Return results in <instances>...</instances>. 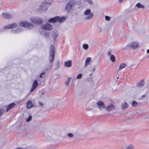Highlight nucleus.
I'll return each mask as SVG.
<instances>
[{
	"mask_svg": "<svg viewBox=\"0 0 149 149\" xmlns=\"http://www.w3.org/2000/svg\"><path fill=\"white\" fill-rule=\"evenodd\" d=\"M52 1L51 0L49 2L48 1H44L40 6V10L43 11H46L47 9V4H50L52 3Z\"/></svg>",
	"mask_w": 149,
	"mask_h": 149,
	"instance_id": "0eeeda50",
	"label": "nucleus"
},
{
	"mask_svg": "<svg viewBox=\"0 0 149 149\" xmlns=\"http://www.w3.org/2000/svg\"><path fill=\"white\" fill-rule=\"evenodd\" d=\"M84 19L85 20H88L92 19L93 16V13H91L90 9L86 10L84 13Z\"/></svg>",
	"mask_w": 149,
	"mask_h": 149,
	"instance_id": "f257e3e1",
	"label": "nucleus"
},
{
	"mask_svg": "<svg viewBox=\"0 0 149 149\" xmlns=\"http://www.w3.org/2000/svg\"><path fill=\"white\" fill-rule=\"evenodd\" d=\"M46 149H52V148H47Z\"/></svg>",
	"mask_w": 149,
	"mask_h": 149,
	"instance_id": "37998d69",
	"label": "nucleus"
},
{
	"mask_svg": "<svg viewBox=\"0 0 149 149\" xmlns=\"http://www.w3.org/2000/svg\"><path fill=\"white\" fill-rule=\"evenodd\" d=\"M67 135L70 137H72L73 136V135L72 133L68 134Z\"/></svg>",
	"mask_w": 149,
	"mask_h": 149,
	"instance_id": "72a5a7b5",
	"label": "nucleus"
},
{
	"mask_svg": "<svg viewBox=\"0 0 149 149\" xmlns=\"http://www.w3.org/2000/svg\"><path fill=\"white\" fill-rule=\"evenodd\" d=\"M91 59V58L90 57H88L87 58L85 61L84 64V66L85 67H86L88 65L90 64Z\"/></svg>",
	"mask_w": 149,
	"mask_h": 149,
	"instance_id": "a211bd4d",
	"label": "nucleus"
},
{
	"mask_svg": "<svg viewBox=\"0 0 149 149\" xmlns=\"http://www.w3.org/2000/svg\"><path fill=\"white\" fill-rule=\"evenodd\" d=\"M98 28L100 30V31H102V28L101 27L99 26L98 27Z\"/></svg>",
	"mask_w": 149,
	"mask_h": 149,
	"instance_id": "4c0bfd02",
	"label": "nucleus"
},
{
	"mask_svg": "<svg viewBox=\"0 0 149 149\" xmlns=\"http://www.w3.org/2000/svg\"><path fill=\"white\" fill-rule=\"evenodd\" d=\"M138 46V44L137 42H132L128 45V46L130 47L133 49H135L138 48L139 47Z\"/></svg>",
	"mask_w": 149,
	"mask_h": 149,
	"instance_id": "1a4fd4ad",
	"label": "nucleus"
},
{
	"mask_svg": "<svg viewBox=\"0 0 149 149\" xmlns=\"http://www.w3.org/2000/svg\"><path fill=\"white\" fill-rule=\"evenodd\" d=\"M148 57L149 58V55L148 56Z\"/></svg>",
	"mask_w": 149,
	"mask_h": 149,
	"instance_id": "c03bdc74",
	"label": "nucleus"
},
{
	"mask_svg": "<svg viewBox=\"0 0 149 149\" xmlns=\"http://www.w3.org/2000/svg\"><path fill=\"white\" fill-rule=\"evenodd\" d=\"M144 84V80H141L139 81L137 84V86L139 88H141L143 87Z\"/></svg>",
	"mask_w": 149,
	"mask_h": 149,
	"instance_id": "2eb2a0df",
	"label": "nucleus"
},
{
	"mask_svg": "<svg viewBox=\"0 0 149 149\" xmlns=\"http://www.w3.org/2000/svg\"><path fill=\"white\" fill-rule=\"evenodd\" d=\"M115 108V106L112 104L105 107V109L108 111H110L114 109Z\"/></svg>",
	"mask_w": 149,
	"mask_h": 149,
	"instance_id": "f8f14e48",
	"label": "nucleus"
},
{
	"mask_svg": "<svg viewBox=\"0 0 149 149\" xmlns=\"http://www.w3.org/2000/svg\"><path fill=\"white\" fill-rule=\"evenodd\" d=\"M42 29L46 30H50L52 28V26L49 23H47L43 25L41 27Z\"/></svg>",
	"mask_w": 149,
	"mask_h": 149,
	"instance_id": "6e6552de",
	"label": "nucleus"
},
{
	"mask_svg": "<svg viewBox=\"0 0 149 149\" xmlns=\"http://www.w3.org/2000/svg\"><path fill=\"white\" fill-rule=\"evenodd\" d=\"M136 6L138 8H144V6L141 5L140 3H138L136 5Z\"/></svg>",
	"mask_w": 149,
	"mask_h": 149,
	"instance_id": "4be33fe9",
	"label": "nucleus"
},
{
	"mask_svg": "<svg viewBox=\"0 0 149 149\" xmlns=\"http://www.w3.org/2000/svg\"><path fill=\"white\" fill-rule=\"evenodd\" d=\"M82 76V74H80L76 78L77 79H80L81 78Z\"/></svg>",
	"mask_w": 149,
	"mask_h": 149,
	"instance_id": "cd10ccee",
	"label": "nucleus"
},
{
	"mask_svg": "<svg viewBox=\"0 0 149 149\" xmlns=\"http://www.w3.org/2000/svg\"><path fill=\"white\" fill-rule=\"evenodd\" d=\"M58 34L57 32H53L52 33V37L54 40L55 38H56Z\"/></svg>",
	"mask_w": 149,
	"mask_h": 149,
	"instance_id": "5701e85b",
	"label": "nucleus"
},
{
	"mask_svg": "<svg viewBox=\"0 0 149 149\" xmlns=\"http://www.w3.org/2000/svg\"><path fill=\"white\" fill-rule=\"evenodd\" d=\"M72 65V61L71 60L65 61L64 63V66L67 67H70Z\"/></svg>",
	"mask_w": 149,
	"mask_h": 149,
	"instance_id": "dca6fc26",
	"label": "nucleus"
},
{
	"mask_svg": "<svg viewBox=\"0 0 149 149\" xmlns=\"http://www.w3.org/2000/svg\"><path fill=\"white\" fill-rule=\"evenodd\" d=\"M145 96V95H142V96L141 97H144Z\"/></svg>",
	"mask_w": 149,
	"mask_h": 149,
	"instance_id": "a19ab883",
	"label": "nucleus"
},
{
	"mask_svg": "<svg viewBox=\"0 0 149 149\" xmlns=\"http://www.w3.org/2000/svg\"><path fill=\"white\" fill-rule=\"evenodd\" d=\"M49 59L50 62L52 63L54 59L55 54V48L53 45H52L50 47Z\"/></svg>",
	"mask_w": 149,
	"mask_h": 149,
	"instance_id": "f03ea898",
	"label": "nucleus"
},
{
	"mask_svg": "<svg viewBox=\"0 0 149 149\" xmlns=\"http://www.w3.org/2000/svg\"><path fill=\"white\" fill-rule=\"evenodd\" d=\"M39 106L40 107H41L43 106V104L40 102H38Z\"/></svg>",
	"mask_w": 149,
	"mask_h": 149,
	"instance_id": "7c9ffc66",
	"label": "nucleus"
},
{
	"mask_svg": "<svg viewBox=\"0 0 149 149\" xmlns=\"http://www.w3.org/2000/svg\"><path fill=\"white\" fill-rule=\"evenodd\" d=\"M45 74V73L44 72H43V73H42L41 74H40V76H39V77H40V78H42V75L43 74Z\"/></svg>",
	"mask_w": 149,
	"mask_h": 149,
	"instance_id": "e433bc0d",
	"label": "nucleus"
},
{
	"mask_svg": "<svg viewBox=\"0 0 149 149\" xmlns=\"http://www.w3.org/2000/svg\"><path fill=\"white\" fill-rule=\"evenodd\" d=\"M38 84V83L37 81L36 80H35L33 83L32 87L31 88L30 91L31 92H33L37 87Z\"/></svg>",
	"mask_w": 149,
	"mask_h": 149,
	"instance_id": "9d476101",
	"label": "nucleus"
},
{
	"mask_svg": "<svg viewBox=\"0 0 149 149\" xmlns=\"http://www.w3.org/2000/svg\"><path fill=\"white\" fill-rule=\"evenodd\" d=\"M134 148L133 146L131 144H130L127 146L125 149H134Z\"/></svg>",
	"mask_w": 149,
	"mask_h": 149,
	"instance_id": "393cba45",
	"label": "nucleus"
},
{
	"mask_svg": "<svg viewBox=\"0 0 149 149\" xmlns=\"http://www.w3.org/2000/svg\"><path fill=\"white\" fill-rule=\"evenodd\" d=\"M97 104L99 106V108L100 109L104 108H105V105L104 103L102 101H99L97 103Z\"/></svg>",
	"mask_w": 149,
	"mask_h": 149,
	"instance_id": "9b49d317",
	"label": "nucleus"
},
{
	"mask_svg": "<svg viewBox=\"0 0 149 149\" xmlns=\"http://www.w3.org/2000/svg\"><path fill=\"white\" fill-rule=\"evenodd\" d=\"M123 0H118L120 2H121Z\"/></svg>",
	"mask_w": 149,
	"mask_h": 149,
	"instance_id": "ea45409f",
	"label": "nucleus"
},
{
	"mask_svg": "<svg viewBox=\"0 0 149 149\" xmlns=\"http://www.w3.org/2000/svg\"><path fill=\"white\" fill-rule=\"evenodd\" d=\"M95 68H94L93 69V71H95Z\"/></svg>",
	"mask_w": 149,
	"mask_h": 149,
	"instance_id": "79ce46f5",
	"label": "nucleus"
},
{
	"mask_svg": "<svg viewBox=\"0 0 149 149\" xmlns=\"http://www.w3.org/2000/svg\"><path fill=\"white\" fill-rule=\"evenodd\" d=\"M3 17L4 19H9L11 18L12 16L10 14L7 13H3L2 14Z\"/></svg>",
	"mask_w": 149,
	"mask_h": 149,
	"instance_id": "6ab92c4d",
	"label": "nucleus"
},
{
	"mask_svg": "<svg viewBox=\"0 0 149 149\" xmlns=\"http://www.w3.org/2000/svg\"><path fill=\"white\" fill-rule=\"evenodd\" d=\"M111 52L110 51H109L108 52H107V55H108V56H109V55H111Z\"/></svg>",
	"mask_w": 149,
	"mask_h": 149,
	"instance_id": "c9c22d12",
	"label": "nucleus"
},
{
	"mask_svg": "<svg viewBox=\"0 0 149 149\" xmlns=\"http://www.w3.org/2000/svg\"><path fill=\"white\" fill-rule=\"evenodd\" d=\"M90 76H91V74H90Z\"/></svg>",
	"mask_w": 149,
	"mask_h": 149,
	"instance_id": "49530a36",
	"label": "nucleus"
},
{
	"mask_svg": "<svg viewBox=\"0 0 149 149\" xmlns=\"http://www.w3.org/2000/svg\"><path fill=\"white\" fill-rule=\"evenodd\" d=\"M118 79V77H117V79Z\"/></svg>",
	"mask_w": 149,
	"mask_h": 149,
	"instance_id": "de8ad7c7",
	"label": "nucleus"
},
{
	"mask_svg": "<svg viewBox=\"0 0 149 149\" xmlns=\"http://www.w3.org/2000/svg\"><path fill=\"white\" fill-rule=\"evenodd\" d=\"M15 103H12L9 104L7 107L6 111L8 112L11 109L15 106Z\"/></svg>",
	"mask_w": 149,
	"mask_h": 149,
	"instance_id": "4468645a",
	"label": "nucleus"
},
{
	"mask_svg": "<svg viewBox=\"0 0 149 149\" xmlns=\"http://www.w3.org/2000/svg\"><path fill=\"white\" fill-rule=\"evenodd\" d=\"M147 53H149V49H148L147 51Z\"/></svg>",
	"mask_w": 149,
	"mask_h": 149,
	"instance_id": "58836bf2",
	"label": "nucleus"
},
{
	"mask_svg": "<svg viewBox=\"0 0 149 149\" xmlns=\"http://www.w3.org/2000/svg\"><path fill=\"white\" fill-rule=\"evenodd\" d=\"M42 94H44V93H42Z\"/></svg>",
	"mask_w": 149,
	"mask_h": 149,
	"instance_id": "a18cd8bd",
	"label": "nucleus"
},
{
	"mask_svg": "<svg viewBox=\"0 0 149 149\" xmlns=\"http://www.w3.org/2000/svg\"><path fill=\"white\" fill-rule=\"evenodd\" d=\"M110 17L108 16H105V19L107 21H109L110 19Z\"/></svg>",
	"mask_w": 149,
	"mask_h": 149,
	"instance_id": "c756f323",
	"label": "nucleus"
},
{
	"mask_svg": "<svg viewBox=\"0 0 149 149\" xmlns=\"http://www.w3.org/2000/svg\"><path fill=\"white\" fill-rule=\"evenodd\" d=\"M127 104L126 102H124L122 104V108L123 109H125L127 107Z\"/></svg>",
	"mask_w": 149,
	"mask_h": 149,
	"instance_id": "412c9836",
	"label": "nucleus"
},
{
	"mask_svg": "<svg viewBox=\"0 0 149 149\" xmlns=\"http://www.w3.org/2000/svg\"><path fill=\"white\" fill-rule=\"evenodd\" d=\"M77 3L76 1L75 0H70L67 4L65 9L68 11L70 10Z\"/></svg>",
	"mask_w": 149,
	"mask_h": 149,
	"instance_id": "20e7f679",
	"label": "nucleus"
},
{
	"mask_svg": "<svg viewBox=\"0 0 149 149\" xmlns=\"http://www.w3.org/2000/svg\"><path fill=\"white\" fill-rule=\"evenodd\" d=\"M33 105V104L30 100H29L26 103V107L28 109L32 108Z\"/></svg>",
	"mask_w": 149,
	"mask_h": 149,
	"instance_id": "f3484780",
	"label": "nucleus"
},
{
	"mask_svg": "<svg viewBox=\"0 0 149 149\" xmlns=\"http://www.w3.org/2000/svg\"><path fill=\"white\" fill-rule=\"evenodd\" d=\"M65 19V17H62L61 18H60L59 17L57 16L49 19L48 22L50 23L56 22L61 23L64 21Z\"/></svg>",
	"mask_w": 149,
	"mask_h": 149,
	"instance_id": "7ed1b4c3",
	"label": "nucleus"
},
{
	"mask_svg": "<svg viewBox=\"0 0 149 149\" xmlns=\"http://www.w3.org/2000/svg\"><path fill=\"white\" fill-rule=\"evenodd\" d=\"M16 24L13 23V24H10L7 26H4V28L5 29L13 28L16 27Z\"/></svg>",
	"mask_w": 149,
	"mask_h": 149,
	"instance_id": "ddd939ff",
	"label": "nucleus"
},
{
	"mask_svg": "<svg viewBox=\"0 0 149 149\" xmlns=\"http://www.w3.org/2000/svg\"><path fill=\"white\" fill-rule=\"evenodd\" d=\"M30 20L32 23L37 24H41L43 22V20L40 17H33L31 18Z\"/></svg>",
	"mask_w": 149,
	"mask_h": 149,
	"instance_id": "39448f33",
	"label": "nucleus"
},
{
	"mask_svg": "<svg viewBox=\"0 0 149 149\" xmlns=\"http://www.w3.org/2000/svg\"><path fill=\"white\" fill-rule=\"evenodd\" d=\"M125 66V64L124 63H121L119 66V67L117 70L118 71H119L121 69L124 68Z\"/></svg>",
	"mask_w": 149,
	"mask_h": 149,
	"instance_id": "aec40b11",
	"label": "nucleus"
},
{
	"mask_svg": "<svg viewBox=\"0 0 149 149\" xmlns=\"http://www.w3.org/2000/svg\"><path fill=\"white\" fill-rule=\"evenodd\" d=\"M83 48L85 49H87L88 47V45L87 44H83Z\"/></svg>",
	"mask_w": 149,
	"mask_h": 149,
	"instance_id": "bb28decb",
	"label": "nucleus"
},
{
	"mask_svg": "<svg viewBox=\"0 0 149 149\" xmlns=\"http://www.w3.org/2000/svg\"><path fill=\"white\" fill-rule=\"evenodd\" d=\"M19 24L21 26L29 29H31L33 27V25L32 24L26 21H21L20 23Z\"/></svg>",
	"mask_w": 149,
	"mask_h": 149,
	"instance_id": "423d86ee",
	"label": "nucleus"
},
{
	"mask_svg": "<svg viewBox=\"0 0 149 149\" xmlns=\"http://www.w3.org/2000/svg\"><path fill=\"white\" fill-rule=\"evenodd\" d=\"M84 1H85L88 2L90 4H91L92 3L91 0H84Z\"/></svg>",
	"mask_w": 149,
	"mask_h": 149,
	"instance_id": "f704fd0d",
	"label": "nucleus"
},
{
	"mask_svg": "<svg viewBox=\"0 0 149 149\" xmlns=\"http://www.w3.org/2000/svg\"><path fill=\"white\" fill-rule=\"evenodd\" d=\"M4 111L3 109H0V116L4 112Z\"/></svg>",
	"mask_w": 149,
	"mask_h": 149,
	"instance_id": "2f4dec72",
	"label": "nucleus"
},
{
	"mask_svg": "<svg viewBox=\"0 0 149 149\" xmlns=\"http://www.w3.org/2000/svg\"><path fill=\"white\" fill-rule=\"evenodd\" d=\"M71 80V78L70 77L68 78L66 82V85L67 86H68L69 85V83L70 81Z\"/></svg>",
	"mask_w": 149,
	"mask_h": 149,
	"instance_id": "a878e982",
	"label": "nucleus"
},
{
	"mask_svg": "<svg viewBox=\"0 0 149 149\" xmlns=\"http://www.w3.org/2000/svg\"><path fill=\"white\" fill-rule=\"evenodd\" d=\"M32 117L31 116H30L26 120V121L27 122H29L31 119Z\"/></svg>",
	"mask_w": 149,
	"mask_h": 149,
	"instance_id": "473e14b6",
	"label": "nucleus"
},
{
	"mask_svg": "<svg viewBox=\"0 0 149 149\" xmlns=\"http://www.w3.org/2000/svg\"><path fill=\"white\" fill-rule=\"evenodd\" d=\"M111 60L112 62H114L115 61V56L113 55H111L110 57Z\"/></svg>",
	"mask_w": 149,
	"mask_h": 149,
	"instance_id": "b1692460",
	"label": "nucleus"
},
{
	"mask_svg": "<svg viewBox=\"0 0 149 149\" xmlns=\"http://www.w3.org/2000/svg\"><path fill=\"white\" fill-rule=\"evenodd\" d=\"M137 103L135 101H133L132 102V104L133 106H135L137 105Z\"/></svg>",
	"mask_w": 149,
	"mask_h": 149,
	"instance_id": "c85d7f7f",
	"label": "nucleus"
}]
</instances>
